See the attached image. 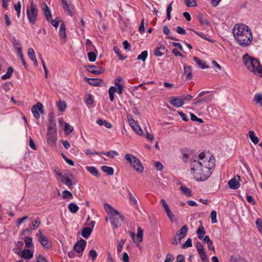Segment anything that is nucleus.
I'll list each match as a JSON object with an SVG mask.
<instances>
[{
	"instance_id": "nucleus-62",
	"label": "nucleus",
	"mask_w": 262,
	"mask_h": 262,
	"mask_svg": "<svg viewBox=\"0 0 262 262\" xmlns=\"http://www.w3.org/2000/svg\"><path fill=\"white\" fill-rule=\"evenodd\" d=\"M192 246V240L190 238L187 239L184 244L182 246V248L185 249Z\"/></svg>"
},
{
	"instance_id": "nucleus-19",
	"label": "nucleus",
	"mask_w": 262,
	"mask_h": 262,
	"mask_svg": "<svg viewBox=\"0 0 262 262\" xmlns=\"http://www.w3.org/2000/svg\"><path fill=\"white\" fill-rule=\"evenodd\" d=\"M167 51V49L164 45H161L157 47L155 51V55L157 57H161L164 55Z\"/></svg>"
},
{
	"instance_id": "nucleus-10",
	"label": "nucleus",
	"mask_w": 262,
	"mask_h": 262,
	"mask_svg": "<svg viewBox=\"0 0 262 262\" xmlns=\"http://www.w3.org/2000/svg\"><path fill=\"white\" fill-rule=\"evenodd\" d=\"M85 80L93 86H103L105 85L103 80L99 78H85Z\"/></svg>"
},
{
	"instance_id": "nucleus-53",
	"label": "nucleus",
	"mask_w": 262,
	"mask_h": 262,
	"mask_svg": "<svg viewBox=\"0 0 262 262\" xmlns=\"http://www.w3.org/2000/svg\"><path fill=\"white\" fill-rule=\"evenodd\" d=\"M172 2H171L167 6V10H166V15H167V18L168 20H170L171 18V15L170 13L172 11Z\"/></svg>"
},
{
	"instance_id": "nucleus-25",
	"label": "nucleus",
	"mask_w": 262,
	"mask_h": 262,
	"mask_svg": "<svg viewBox=\"0 0 262 262\" xmlns=\"http://www.w3.org/2000/svg\"><path fill=\"white\" fill-rule=\"evenodd\" d=\"M56 141V133H47V142L48 144L53 145Z\"/></svg>"
},
{
	"instance_id": "nucleus-32",
	"label": "nucleus",
	"mask_w": 262,
	"mask_h": 262,
	"mask_svg": "<svg viewBox=\"0 0 262 262\" xmlns=\"http://www.w3.org/2000/svg\"><path fill=\"white\" fill-rule=\"evenodd\" d=\"M193 61L196 63L202 69H208L209 66L206 65V62L202 61L196 57H193Z\"/></svg>"
},
{
	"instance_id": "nucleus-12",
	"label": "nucleus",
	"mask_w": 262,
	"mask_h": 262,
	"mask_svg": "<svg viewBox=\"0 0 262 262\" xmlns=\"http://www.w3.org/2000/svg\"><path fill=\"white\" fill-rule=\"evenodd\" d=\"M41 8L43 14L45 15L46 19L48 21H51L52 18V14L46 3L45 2L42 3L41 5Z\"/></svg>"
},
{
	"instance_id": "nucleus-24",
	"label": "nucleus",
	"mask_w": 262,
	"mask_h": 262,
	"mask_svg": "<svg viewBox=\"0 0 262 262\" xmlns=\"http://www.w3.org/2000/svg\"><path fill=\"white\" fill-rule=\"evenodd\" d=\"M12 43L14 48L17 51V53L22 51V48L20 42L18 40L16 39L15 37L12 38Z\"/></svg>"
},
{
	"instance_id": "nucleus-13",
	"label": "nucleus",
	"mask_w": 262,
	"mask_h": 262,
	"mask_svg": "<svg viewBox=\"0 0 262 262\" xmlns=\"http://www.w3.org/2000/svg\"><path fill=\"white\" fill-rule=\"evenodd\" d=\"M203 166V164H202L201 162L197 160H193L190 165L191 170L193 172V173L196 174L197 171H201L200 168H201Z\"/></svg>"
},
{
	"instance_id": "nucleus-41",
	"label": "nucleus",
	"mask_w": 262,
	"mask_h": 262,
	"mask_svg": "<svg viewBox=\"0 0 262 262\" xmlns=\"http://www.w3.org/2000/svg\"><path fill=\"white\" fill-rule=\"evenodd\" d=\"M41 223L39 217L36 218L34 222H32L31 225H30V228L32 230L36 229Z\"/></svg>"
},
{
	"instance_id": "nucleus-15",
	"label": "nucleus",
	"mask_w": 262,
	"mask_h": 262,
	"mask_svg": "<svg viewBox=\"0 0 262 262\" xmlns=\"http://www.w3.org/2000/svg\"><path fill=\"white\" fill-rule=\"evenodd\" d=\"M86 70L89 72L95 75H99L104 71L102 68L94 65L88 66Z\"/></svg>"
},
{
	"instance_id": "nucleus-36",
	"label": "nucleus",
	"mask_w": 262,
	"mask_h": 262,
	"mask_svg": "<svg viewBox=\"0 0 262 262\" xmlns=\"http://www.w3.org/2000/svg\"><path fill=\"white\" fill-rule=\"evenodd\" d=\"M101 170L109 176H112L114 174V169L112 167L107 166H102Z\"/></svg>"
},
{
	"instance_id": "nucleus-46",
	"label": "nucleus",
	"mask_w": 262,
	"mask_h": 262,
	"mask_svg": "<svg viewBox=\"0 0 262 262\" xmlns=\"http://www.w3.org/2000/svg\"><path fill=\"white\" fill-rule=\"evenodd\" d=\"M254 101L256 102V103L259 104L260 106L262 107V94H256L254 96Z\"/></svg>"
},
{
	"instance_id": "nucleus-17",
	"label": "nucleus",
	"mask_w": 262,
	"mask_h": 262,
	"mask_svg": "<svg viewBox=\"0 0 262 262\" xmlns=\"http://www.w3.org/2000/svg\"><path fill=\"white\" fill-rule=\"evenodd\" d=\"M131 165L133 166V168L138 172L141 173L143 172V167L142 165L137 158H135Z\"/></svg>"
},
{
	"instance_id": "nucleus-22",
	"label": "nucleus",
	"mask_w": 262,
	"mask_h": 262,
	"mask_svg": "<svg viewBox=\"0 0 262 262\" xmlns=\"http://www.w3.org/2000/svg\"><path fill=\"white\" fill-rule=\"evenodd\" d=\"M188 227L186 225H184L180 230L177 231L176 235V236H178L182 239L186 235Z\"/></svg>"
},
{
	"instance_id": "nucleus-61",
	"label": "nucleus",
	"mask_w": 262,
	"mask_h": 262,
	"mask_svg": "<svg viewBox=\"0 0 262 262\" xmlns=\"http://www.w3.org/2000/svg\"><path fill=\"white\" fill-rule=\"evenodd\" d=\"M255 223L258 231L260 233H262V220L260 219H258L256 221Z\"/></svg>"
},
{
	"instance_id": "nucleus-8",
	"label": "nucleus",
	"mask_w": 262,
	"mask_h": 262,
	"mask_svg": "<svg viewBox=\"0 0 262 262\" xmlns=\"http://www.w3.org/2000/svg\"><path fill=\"white\" fill-rule=\"evenodd\" d=\"M58 180L61 183L66 184L70 189H72L73 186L76 184V182H73L69 177L62 174H59Z\"/></svg>"
},
{
	"instance_id": "nucleus-40",
	"label": "nucleus",
	"mask_w": 262,
	"mask_h": 262,
	"mask_svg": "<svg viewBox=\"0 0 262 262\" xmlns=\"http://www.w3.org/2000/svg\"><path fill=\"white\" fill-rule=\"evenodd\" d=\"M97 123L99 125H104L107 128H111L112 127V124L106 120L98 119Z\"/></svg>"
},
{
	"instance_id": "nucleus-49",
	"label": "nucleus",
	"mask_w": 262,
	"mask_h": 262,
	"mask_svg": "<svg viewBox=\"0 0 262 262\" xmlns=\"http://www.w3.org/2000/svg\"><path fill=\"white\" fill-rule=\"evenodd\" d=\"M113 49L115 53L118 56L120 60H122L126 58V57H123L122 55L121 54V51L118 47H114Z\"/></svg>"
},
{
	"instance_id": "nucleus-3",
	"label": "nucleus",
	"mask_w": 262,
	"mask_h": 262,
	"mask_svg": "<svg viewBox=\"0 0 262 262\" xmlns=\"http://www.w3.org/2000/svg\"><path fill=\"white\" fill-rule=\"evenodd\" d=\"M38 11L37 7L32 1L30 8H28L27 10V15L30 23L32 24L35 23L38 16Z\"/></svg>"
},
{
	"instance_id": "nucleus-23",
	"label": "nucleus",
	"mask_w": 262,
	"mask_h": 262,
	"mask_svg": "<svg viewBox=\"0 0 262 262\" xmlns=\"http://www.w3.org/2000/svg\"><path fill=\"white\" fill-rule=\"evenodd\" d=\"M197 18H198L202 25H209V23L208 20L207 16L204 15L203 13H199L197 15Z\"/></svg>"
},
{
	"instance_id": "nucleus-29",
	"label": "nucleus",
	"mask_w": 262,
	"mask_h": 262,
	"mask_svg": "<svg viewBox=\"0 0 262 262\" xmlns=\"http://www.w3.org/2000/svg\"><path fill=\"white\" fill-rule=\"evenodd\" d=\"M229 187L231 189H236L239 187V183L236 181L235 178L231 179L228 183Z\"/></svg>"
},
{
	"instance_id": "nucleus-43",
	"label": "nucleus",
	"mask_w": 262,
	"mask_h": 262,
	"mask_svg": "<svg viewBox=\"0 0 262 262\" xmlns=\"http://www.w3.org/2000/svg\"><path fill=\"white\" fill-rule=\"evenodd\" d=\"M147 55L148 52L147 51H142L141 53L138 56L137 59L141 60L144 62L147 57Z\"/></svg>"
},
{
	"instance_id": "nucleus-58",
	"label": "nucleus",
	"mask_w": 262,
	"mask_h": 262,
	"mask_svg": "<svg viewBox=\"0 0 262 262\" xmlns=\"http://www.w3.org/2000/svg\"><path fill=\"white\" fill-rule=\"evenodd\" d=\"M28 54L29 58L31 60H34L35 59L36 56H35V52H34V50L32 48H30L28 49Z\"/></svg>"
},
{
	"instance_id": "nucleus-2",
	"label": "nucleus",
	"mask_w": 262,
	"mask_h": 262,
	"mask_svg": "<svg viewBox=\"0 0 262 262\" xmlns=\"http://www.w3.org/2000/svg\"><path fill=\"white\" fill-rule=\"evenodd\" d=\"M244 63L246 68L255 74L262 76V67L258 60L251 57L248 54H245L243 56Z\"/></svg>"
},
{
	"instance_id": "nucleus-45",
	"label": "nucleus",
	"mask_w": 262,
	"mask_h": 262,
	"mask_svg": "<svg viewBox=\"0 0 262 262\" xmlns=\"http://www.w3.org/2000/svg\"><path fill=\"white\" fill-rule=\"evenodd\" d=\"M62 198L64 199L71 200L73 199V196L72 193L71 192H70L69 190H66L62 192Z\"/></svg>"
},
{
	"instance_id": "nucleus-20",
	"label": "nucleus",
	"mask_w": 262,
	"mask_h": 262,
	"mask_svg": "<svg viewBox=\"0 0 262 262\" xmlns=\"http://www.w3.org/2000/svg\"><path fill=\"white\" fill-rule=\"evenodd\" d=\"M129 123L131 127L133 129V130L136 132L138 135H141L142 134V130L139 126L137 124V123L133 119L129 120Z\"/></svg>"
},
{
	"instance_id": "nucleus-4",
	"label": "nucleus",
	"mask_w": 262,
	"mask_h": 262,
	"mask_svg": "<svg viewBox=\"0 0 262 262\" xmlns=\"http://www.w3.org/2000/svg\"><path fill=\"white\" fill-rule=\"evenodd\" d=\"M201 171H197L194 176V178L198 181H203L207 180L211 175L212 172L210 170L203 166L200 168Z\"/></svg>"
},
{
	"instance_id": "nucleus-52",
	"label": "nucleus",
	"mask_w": 262,
	"mask_h": 262,
	"mask_svg": "<svg viewBox=\"0 0 262 262\" xmlns=\"http://www.w3.org/2000/svg\"><path fill=\"white\" fill-rule=\"evenodd\" d=\"M184 2L186 6L189 7H192L197 5L195 0H184Z\"/></svg>"
},
{
	"instance_id": "nucleus-37",
	"label": "nucleus",
	"mask_w": 262,
	"mask_h": 262,
	"mask_svg": "<svg viewBox=\"0 0 262 262\" xmlns=\"http://www.w3.org/2000/svg\"><path fill=\"white\" fill-rule=\"evenodd\" d=\"M86 169L88 170L89 172H90L92 175L98 177L99 176V172L97 169L94 166H86Z\"/></svg>"
},
{
	"instance_id": "nucleus-30",
	"label": "nucleus",
	"mask_w": 262,
	"mask_h": 262,
	"mask_svg": "<svg viewBox=\"0 0 262 262\" xmlns=\"http://www.w3.org/2000/svg\"><path fill=\"white\" fill-rule=\"evenodd\" d=\"M48 133H56V123L52 119L50 120Z\"/></svg>"
},
{
	"instance_id": "nucleus-47",
	"label": "nucleus",
	"mask_w": 262,
	"mask_h": 262,
	"mask_svg": "<svg viewBox=\"0 0 262 262\" xmlns=\"http://www.w3.org/2000/svg\"><path fill=\"white\" fill-rule=\"evenodd\" d=\"M57 106L59 111L63 112L66 110L67 105L64 101H58L57 102Z\"/></svg>"
},
{
	"instance_id": "nucleus-44",
	"label": "nucleus",
	"mask_w": 262,
	"mask_h": 262,
	"mask_svg": "<svg viewBox=\"0 0 262 262\" xmlns=\"http://www.w3.org/2000/svg\"><path fill=\"white\" fill-rule=\"evenodd\" d=\"M74 129L73 127L71 126L69 123H65L64 126V130L66 135H69Z\"/></svg>"
},
{
	"instance_id": "nucleus-6",
	"label": "nucleus",
	"mask_w": 262,
	"mask_h": 262,
	"mask_svg": "<svg viewBox=\"0 0 262 262\" xmlns=\"http://www.w3.org/2000/svg\"><path fill=\"white\" fill-rule=\"evenodd\" d=\"M31 111L35 118H39V113H40L41 114H43L44 112L43 105L40 102H37L36 105H33L32 107Z\"/></svg>"
},
{
	"instance_id": "nucleus-56",
	"label": "nucleus",
	"mask_w": 262,
	"mask_h": 262,
	"mask_svg": "<svg viewBox=\"0 0 262 262\" xmlns=\"http://www.w3.org/2000/svg\"><path fill=\"white\" fill-rule=\"evenodd\" d=\"M88 57L90 61L94 62L96 60V55L93 52H90L88 53Z\"/></svg>"
},
{
	"instance_id": "nucleus-48",
	"label": "nucleus",
	"mask_w": 262,
	"mask_h": 262,
	"mask_svg": "<svg viewBox=\"0 0 262 262\" xmlns=\"http://www.w3.org/2000/svg\"><path fill=\"white\" fill-rule=\"evenodd\" d=\"M14 9L17 12V17H19L21 10V3L19 1H18L16 4H14Z\"/></svg>"
},
{
	"instance_id": "nucleus-11",
	"label": "nucleus",
	"mask_w": 262,
	"mask_h": 262,
	"mask_svg": "<svg viewBox=\"0 0 262 262\" xmlns=\"http://www.w3.org/2000/svg\"><path fill=\"white\" fill-rule=\"evenodd\" d=\"M213 98H214V96L212 94H209L203 98H196L195 99H194V101L193 102V104L194 105H196L198 104L202 103V102L209 103L212 100Z\"/></svg>"
},
{
	"instance_id": "nucleus-57",
	"label": "nucleus",
	"mask_w": 262,
	"mask_h": 262,
	"mask_svg": "<svg viewBox=\"0 0 262 262\" xmlns=\"http://www.w3.org/2000/svg\"><path fill=\"white\" fill-rule=\"evenodd\" d=\"M85 102L88 105H92L94 101L92 95L89 94L86 96Z\"/></svg>"
},
{
	"instance_id": "nucleus-9",
	"label": "nucleus",
	"mask_w": 262,
	"mask_h": 262,
	"mask_svg": "<svg viewBox=\"0 0 262 262\" xmlns=\"http://www.w3.org/2000/svg\"><path fill=\"white\" fill-rule=\"evenodd\" d=\"M85 246L86 242L84 239H81L75 244L73 247V250L74 251L78 253H82L83 251Z\"/></svg>"
},
{
	"instance_id": "nucleus-26",
	"label": "nucleus",
	"mask_w": 262,
	"mask_h": 262,
	"mask_svg": "<svg viewBox=\"0 0 262 262\" xmlns=\"http://www.w3.org/2000/svg\"><path fill=\"white\" fill-rule=\"evenodd\" d=\"M33 253L30 250L25 249L22 251L20 256L25 259H29L33 257Z\"/></svg>"
},
{
	"instance_id": "nucleus-54",
	"label": "nucleus",
	"mask_w": 262,
	"mask_h": 262,
	"mask_svg": "<svg viewBox=\"0 0 262 262\" xmlns=\"http://www.w3.org/2000/svg\"><path fill=\"white\" fill-rule=\"evenodd\" d=\"M129 199L130 202H132V204L135 206L137 209H138L137 201L136 199L133 196L132 193H129Z\"/></svg>"
},
{
	"instance_id": "nucleus-55",
	"label": "nucleus",
	"mask_w": 262,
	"mask_h": 262,
	"mask_svg": "<svg viewBox=\"0 0 262 262\" xmlns=\"http://www.w3.org/2000/svg\"><path fill=\"white\" fill-rule=\"evenodd\" d=\"M135 158L136 157L131 154H127L125 155V159L130 163V165H132Z\"/></svg>"
},
{
	"instance_id": "nucleus-42",
	"label": "nucleus",
	"mask_w": 262,
	"mask_h": 262,
	"mask_svg": "<svg viewBox=\"0 0 262 262\" xmlns=\"http://www.w3.org/2000/svg\"><path fill=\"white\" fill-rule=\"evenodd\" d=\"M180 190L182 191V192L185 194L187 196H190L191 190L185 185H182L180 187Z\"/></svg>"
},
{
	"instance_id": "nucleus-31",
	"label": "nucleus",
	"mask_w": 262,
	"mask_h": 262,
	"mask_svg": "<svg viewBox=\"0 0 262 262\" xmlns=\"http://www.w3.org/2000/svg\"><path fill=\"white\" fill-rule=\"evenodd\" d=\"M92 231V228L90 227H85L82 230L81 235L85 238H88L91 235Z\"/></svg>"
},
{
	"instance_id": "nucleus-14",
	"label": "nucleus",
	"mask_w": 262,
	"mask_h": 262,
	"mask_svg": "<svg viewBox=\"0 0 262 262\" xmlns=\"http://www.w3.org/2000/svg\"><path fill=\"white\" fill-rule=\"evenodd\" d=\"M63 9L71 16L73 15V7L70 3H68L67 0H61Z\"/></svg>"
},
{
	"instance_id": "nucleus-50",
	"label": "nucleus",
	"mask_w": 262,
	"mask_h": 262,
	"mask_svg": "<svg viewBox=\"0 0 262 262\" xmlns=\"http://www.w3.org/2000/svg\"><path fill=\"white\" fill-rule=\"evenodd\" d=\"M101 154L108 156L112 158H114L115 156L118 155V153L114 150H111L107 152H102Z\"/></svg>"
},
{
	"instance_id": "nucleus-1",
	"label": "nucleus",
	"mask_w": 262,
	"mask_h": 262,
	"mask_svg": "<svg viewBox=\"0 0 262 262\" xmlns=\"http://www.w3.org/2000/svg\"><path fill=\"white\" fill-rule=\"evenodd\" d=\"M232 33L237 43L242 47L248 46L252 41L253 37L251 30L245 24L235 25Z\"/></svg>"
},
{
	"instance_id": "nucleus-28",
	"label": "nucleus",
	"mask_w": 262,
	"mask_h": 262,
	"mask_svg": "<svg viewBox=\"0 0 262 262\" xmlns=\"http://www.w3.org/2000/svg\"><path fill=\"white\" fill-rule=\"evenodd\" d=\"M196 233L198 235V237L200 239H202L204 234L205 233V229L202 225V222H200V225L199 226L197 231Z\"/></svg>"
},
{
	"instance_id": "nucleus-16",
	"label": "nucleus",
	"mask_w": 262,
	"mask_h": 262,
	"mask_svg": "<svg viewBox=\"0 0 262 262\" xmlns=\"http://www.w3.org/2000/svg\"><path fill=\"white\" fill-rule=\"evenodd\" d=\"M215 160L214 157L213 156H211L210 157L209 160L207 162V164L205 162H204V167L205 168H207L209 170H210V171L212 173V171L214 170L215 165Z\"/></svg>"
},
{
	"instance_id": "nucleus-27",
	"label": "nucleus",
	"mask_w": 262,
	"mask_h": 262,
	"mask_svg": "<svg viewBox=\"0 0 262 262\" xmlns=\"http://www.w3.org/2000/svg\"><path fill=\"white\" fill-rule=\"evenodd\" d=\"M104 208L105 211L109 214L110 216H111L113 214H117L118 211L114 209L112 206H111L108 204H104Z\"/></svg>"
},
{
	"instance_id": "nucleus-34",
	"label": "nucleus",
	"mask_w": 262,
	"mask_h": 262,
	"mask_svg": "<svg viewBox=\"0 0 262 262\" xmlns=\"http://www.w3.org/2000/svg\"><path fill=\"white\" fill-rule=\"evenodd\" d=\"M117 92V88L114 86H112L108 90L109 97L111 101H113L115 99V93Z\"/></svg>"
},
{
	"instance_id": "nucleus-18",
	"label": "nucleus",
	"mask_w": 262,
	"mask_h": 262,
	"mask_svg": "<svg viewBox=\"0 0 262 262\" xmlns=\"http://www.w3.org/2000/svg\"><path fill=\"white\" fill-rule=\"evenodd\" d=\"M184 75L187 80H191L193 78L192 68L190 66L184 64Z\"/></svg>"
},
{
	"instance_id": "nucleus-7",
	"label": "nucleus",
	"mask_w": 262,
	"mask_h": 262,
	"mask_svg": "<svg viewBox=\"0 0 262 262\" xmlns=\"http://www.w3.org/2000/svg\"><path fill=\"white\" fill-rule=\"evenodd\" d=\"M36 236L38 237V241L43 247L48 249L51 247L49 238L43 235L40 231H39V232L36 234Z\"/></svg>"
},
{
	"instance_id": "nucleus-64",
	"label": "nucleus",
	"mask_w": 262,
	"mask_h": 262,
	"mask_svg": "<svg viewBox=\"0 0 262 262\" xmlns=\"http://www.w3.org/2000/svg\"><path fill=\"white\" fill-rule=\"evenodd\" d=\"M181 238L178 236H175L171 241V244L173 245H178L181 243Z\"/></svg>"
},
{
	"instance_id": "nucleus-60",
	"label": "nucleus",
	"mask_w": 262,
	"mask_h": 262,
	"mask_svg": "<svg viewBox=\"0 0 262 262\" xmlns=\"http://www.w3.org/2000/svg\"><path fill=\"white\" fill-rule=\"evenodd\" d=\"M97 256V253L95 250H91L89 253V256L94 260Z\"/></svg>"
},
{
	"instance_id": "nucleus-21",
	"label": "nucleus",
	"mask_w": 262,
	"mask_h": 262,
	"mask_svg": "<svg viewBox=\"0 0 262 262\" xmlns=\"http://www.w3.org/2000/svg\"><path fill=\"white\" fill-rule=\"evenodd\" d=\"M169 102L171 104L176 107H181L184 104V102L182 99L178 98L176 97H172Z\"/></svg>"
},
{
	"instance_id": "nucleus-38",
	"label": "nucleus",
	"mask_w": 262,
	"mask_h": 262,
	"mask_svg": "<svg viewBox=\"0 0 262 262\" xmlns=\"http://www.w3.org/2000/svg\"><path fill=\"white\" fill-rule=\"evenodd\" d=\"M13 72V69L12 67H9L7 69V71L5 74L2 76V79L3 80H6L11 77Z\"/></svg>"
},
{
	"instance_id": "nucleus-35",
	"label": "nucleus",
	"mask_w": 262,
	"mask_h": 262,
	"mask_svg": "<svg viewBox=\"0 0 262 262\" xmlns=\"http://www.w3.org/2000/svg\"><path fill=\"white\" fill-rule=\"evenodd\" d=\"M248 134H249V137L250 138V140L254 144H256L257 143H258L259 139L257 138V137H256L255 135V133L253 131L250 130L248 133Z\"/></svg>"
},
{
	"instance_id": "nucleus-39",
	"label": "nucleus",
	"mask_w": 262,
	"mask_h": 262,
	"mask_svg": "<svg viewBox=\"0 0 262 262\" xmlns=\"http://www.w3.org/2000/svg\"><path fill=\"white\" fill-rule=\"evenodd\" d=\"M68 208L70 212L72 213H75L78 210V206L74 203H71L69 204Z\"/></svg>"
},
{
	"instance_id": "nucleus-33",
	"label": "nucleus",
	"mask_w": 262,
	"mask_h": 262,
	"mask_svg": "<svg viewBox=\"0 0 262 262\" xmlns=\"http://www.w3.org/2000/svg\"><path fill=\"white\" fill-rule=\"evenodd\" d=\"M59 34L61 38L63 39L66 38V25L63 22H62L60 25Z\"/></svg>"
},
{
	"instance_id": "nucleus-59",
	"label": "nucleus",
	"mask_w": 262,
	"mask_h": 262,
	"mask_svg": "<svg viewBox=\"0 0 262 262\" xmlns=\"http://www.w3.org/2000/svg\"><path fill=\"white\" fill-rule=\"evenodd\" d=\"M32 238L29 237H26L25 239V242L26 246L27 248H31L33 246Z\"/></svg>"
},
{
	"instance_id": "nucleus-51",
	"label": "nucleus",
	"mask_w": 262,
	"mask_h": 262,
	"mask_svg": "<svg viewBox=\"0 0 262 262\" xmlns=\"http://www.w3.org/2000/svg\"><path fill=\"white\" fill-rule=\"evenodd\" d=\"M231 262H247L245 259L241 257H234L231 256L230 257Z\"/></svg>"
},
{
	"instance_id": "nucleus-63",
	"label": "nucleus",
	"mask_w": 262,
	"mask_h": 262,
	"mask_svg": "<svg viewBox=\"0 0 262 262\" xmlns=\"http://www.w3.org/2000/svg\"><path fill=\"white\" fill-rule=\"evenodd\" d=\"M137 235L138 238V241L139 242H141L142 241L143 238V230L140 227L138 228V232Z\"/></svg>"
},
{
	"instance_id": "nucleus-5",
	"label": "nucleus",
	"mask_w": 262,
	"mask_h": 262,
	"mask_svg": "<svg viewBox=\"0 0 262 262\" xmlns=\"http://www.w3.org/2000/svg\"><path fill=\"white\" fill-rule=\"evenodd\" d=\"M109 220L111 223L116 228H117L121 226L123 219L121 215L118 212L117 214H114L109 216Z\"/></svg>"
}]
</instances>
